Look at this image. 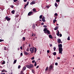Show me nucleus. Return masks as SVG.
Returning <instances> with one entry per match:
<instances>
[{
  "mask_svg": "<svg viewBox=\"0 0 74 74\" xmlns=\"http://www.w3.org/2000/svg\"><path fill=\"white\" fill-rule=\"evenodd\" d=\"M4 41V40L0 39V42H1L2 41Z\"/></svg>",
  "mask_w": 74,
  "mask_h": 74,
  "instance_id": "35",
  "label": "nucleus"
},
{
  "mask_svg": "<svg viewBox=\"0 0 74 74\" xmlns=\"http://www.w3.org/2000/svg\"><path fill=\"white\" fill-rule=\"evenodd\" d=\"M49 45H50V46L51 47H52V45L49 44Z\"/></svg>",
  "mask_w": 74,
  "mask_h": 74,
  "instance_id": "52",
  "label": "nucleus"
},
{
  "mask_svg": "<svg viewBox=\"0 0 74 74\" xmlns=\"http://www.w3.org/2000/svg\"><path fill=\"white\" fill-rule=\"evenodd\" d=\"M68 40H70V36H69L67 38Z\"/></svg>",
  "mask_w": 74,
  "mask_h": 74,
  "instance_id": "31",
  "label": "nucleus"
},
{
  "mask_svg": "<svg viewBox=\"0 0 74 74\" xmlns=\"http://www.w3.org/2000/svg\"><path fill=\"white\" fill-rule=\"evenodd\" d=\"M59 53L62 54V51H63V48H62V45L60 44L58 45Z\"/></svg>",
  "mask_w": 74,
  "mask_h": 74,
  "instance_id": "1",
  "label": "nucleus"
},
{
  "mask_svg": "<svg viewBox=\"0 0 74 74\" xmlns=\"http://www.w3.org/2000/svg\"><path fill=\"white\" fill-rule=\"evenodd\" d=\"M32 10L33 11H34V12H36V9L35 8H34L33 10Z\"/></svg>",
  "mask_w": 74,
  "mask_h": 74,
  "instance_id": "22",
  "label": "nucleus"
},
{
  "mask_svg": "<svg viewBox=\"0 0 74 74\" xmlns=\"http://www.w3.org/2000/svg\"><path fill=\"white\" fill-rule=\"evenodd\" d=\"M55 64L56 66H57V65L58 64V63H57V62L56 63H55Z\"/></svg>",
  "mask_w": 74,
  "mask_h": 74,
  "instance_id": "44",
  "label": "nucleus"
},
{
  "mask_svg": "<svg viewBox=\"0 0 74 74\" xmlns=\"http://www.w3.org/2000/svg\"><path fill=\"white\" fill-rule=\"evenodd\" d=\"M47 53H49V50H47Z\"/></svg>",
  "mask_w": 74,
  "mask_h": 74,
  "instance_id": "48",
  "label": "nucleus"
},
{
  "mask_svg": "<svg viewBox=\"0 0 74 74\" xmlns=\"http://www.w3.org/2000/svg\"><path fill=\"white\" fill-rule=\"evenodd\" d=\"M29 47H30V44L29 45Z\"/></svg>",
  "mask_w": 74,
  "mask_h": 74,
  "instance_id": "62",
  "label": "nucleus"
},
{
  "mask_svg": "<svg viewBox=\"0 0 74 74\" xmlns=\"http://www.w3.org/2000/svg\"><path fill=\"white\" fill-rule=\"evenodd\" d=\"M42 15H41L40 17H39V18L40 19H42Z\"/></svg>",
  "mask_w": 74,
  "mask_h": 74,
  "instance_id": "26",
  "label": "nucleus"
},
{
  "mask_svg": "<svg viewBox=\"0 0 74 74\" xmlns=\"http://www.w3.org/2000/svg\"><path fill=\"white\" fill-rule=\"evenodd\" d=\"M58 28H59V27H55L54 28V30H56L58 29Z\"/></svg>",
  "mask_w": 74,
  "mask_h": 74,
  "instance_id": "17",
  "label": "nucleus"
},
{
  "mask_svg": "<svg viewBox=\"0 0 74 74\" xmlns=\"http://www.w3.org/2000/svg\"><path fill=\"white\" fill-rule=\"evenodd\" d=\"M56 2H60V0H56Z\"/></svg>",
  "mask_w": 74,
  "mask_h": 74,
  "instance_id": "36",
  "label": "nucleus"
},
{
  "mask_svg": "<svg viewBox=\"0 0 74 74\" xmlns=\"http://www.w3.org/2000/svg\"><path fill=\"white\" fill-rule=\"evenodd\" d=\"M4 50H7V49H6V47H5L4 48Z\"/></svg>",
  "mask_w": 74,
  "mask_h": 74,
  "instance_id": "47",
  "label": "nucleus"
},
{
  "mask_svg": "<svg viewBox=\"0 0 74 74\" xmlns=\"http://www.w3.org/2000/svg\"><path fill=\"white\" fill-rule=\"evenodd\" d=\"M1 74H5V73H1Z\"/></svg>",
  "mask_w": 74,
  "mask_h": 74,
  "instance_id": "58",
  "label": "nucleus"
},
{
  "mask_svg": "<svg viewBox=\"0 0 74 74\" xmlns=\"http://www.w3.org/2000/svg\"><path fill=\"white\" fill-rule=\"evenodd\" d=\"M23 40H24V41H25V37H23Z\"/></svg>",
  "mask_w": 74,
  "mask_h": 74,
  "instance_id": "32",
  "label": "nucleus"
},
{
  "mask_svg": "<svg viewBox=\"0 0 74 74\" xmlns=\"http://www.w3.org/2000/svg\"><path fill=\"white\" fill-rule=\"evenodd\" d=\"M23 71H21V73L20 74H24V73H23Z\"/></svg>",
  "mask_w": 74,
  "mask_h": 74,
  "instance_id": "33",
  "label": "nucleus"
},
{
  "mask_svg": "<svg viewBox=\"0 0 74 74\" xmlns=\"http://www.w3.org/2000/svg\"><path fill=\"white\" fill-rule=\"evenodd\" d=\"M49 69L50 70H53V66L52 65H50L49 66Z\"/></svg>",
  "mask_w": 74,
  "mask_h": 74,
  "instance_id": "5",
  "label": "nucleus"
},
{
  "mask_svg": "<svg viewBox=\"0 0 74 74\" xmlns=\"http://www.w3.org/2000/svg\"><path fill=\"white\" fill-rule=\"evenodd\" d=\"M26 67H27V68H28V69H30V66L29 65H26Z\"/></svg>",
  "mask_w": 74,
  "mask_h": 74,
  "instance_id": "10",
  "label": "nucleus"
},
{
  "mask_svg": "<svg viewBox=\"0 0 74 74\" xmlns=\"http://www.w3.org/2000/svg\"><path fill=\"white\" fill-rule=\"evenodd\" d=\"M34 57H33L31 58V60H34Z\"/></svg>",
  "mask_w": 74,
  "mask_h": 74,
  "instance_id": "30",
  "label": "nucleus"
},
{
  "mask_svg": "<svg viewBox=\"0 0 74 74\" xmlns=\"http://www.w3.org/2000/svg\"><path fill=\"white\" fill-rule=\"evenodd\" d=\"M56 25H57V26H58V25H59V24H56Z\"/></svg>",
  "mask_w": 74,
  "mask_h": 74,
  "instance_id": "60",
  "label": "nucleus"
},
{
  "mask_svg": "<svg viewBox=\"0 0 74 74\" xmlns=\"http://www.w3.org/2000/svg\"><path fill=\"white\" fill-rule=\"evenodd\" d=\"M42 20L43 22H45V17H44L42 18Z\"/></svg>",
  "mask_w": 74,
  "mask_h": 74,
  "instance_id": "12",
  "label": "nucleus"
},
{
  "mask_svg": "<svg viewBox=\"0 0 74 74\" xmlns=\"http://www.w3.org/2000/svg\"><path fill=\"white\" fill-rule=\"evenodd\" d=\"M29 1H28L27 2V4H25V5H28V4H29Z\"/></svg>",
  "mask_w": 74,
  "mask_h": 74,
  "instance_id": "38",
  "label": "nucleus"
},
{
  "mask_svg": "<svg viewBox=\"0 0 74 74\" xmlns=\"http://www.w3.org/2000/svg\"><path fill=\"white\" fill-rule=\"evenodd\" d=\"M43 31L45 33H47L48 34H50V33L49 31L48 30V29L47 28H45L44 29Z\"/></svg>",
  "mask_w": 74,
  "mask_h": 74,
  "instance_id": "3",
  "label": "nucleus"
},
{
  "mask_svg": "<svg viewBox=\"0 0 74 74\" xmlns=\"http://www.w3.org/2000/svg\"><path fill=\"white\" fill-rule=\"evenodd\" d=\"M35 49V50H34ZM29 51L30 52H31V53H32L34 52H34H36L37 51V48H35L34 47H33L32 48H30L29 49Z\"/></svg>",
  "mask_w": 74,
  "mask_h": 74,
  "instance_id": "2",
  "label": "nucleus"
},
{
  "mask_svg": "<svg viewBox=\"0 0 74 74\" xmlns=\"http://www.w3.org/2000/svg\"><path fill=\"white\" fill-rule=\"evenodd\" d=\"M11 6H12V8H14V6L13 5H12Z\"/></svg>",
  "mask_w": 74,
  "mask_h": 74,
  "instance_id": "56",
  "label": "nucleus"
},
{
  "mask_svg": "<svg viewBox=\"0 0 74 74\" xmlns=\"http://www.w3.org/2000/svg\"><path fill=\"white\" fill-rule=\"evenodd\" d=\"M48 67H47L46 68V69H45V71H47V70H48Z\"/></svg>",
  "mask_w": 74,
  "mask_h": 74,
  "instance_id": "27",
  "label": "nucleus"
},
{
  "mask_svg": "<svg viewBox=\"0 0 74 74\" xmlns=\"http://www.w3.org/2000/svg\"><path fill=\"white\" fill-rule=\"evenodd\" d=\"M21 56H22L23 55V54H22V53H21Z\"/></svg>",
  "mask_w": 74,
  "mask_h": 74,
  "instance_id": "53",
  "label": "nucleus"
},
{
  "mask_svg": "<svg viewBox=\"0 0 74 74\" xmlns=\"http://www.w3.org/2000/svg\"><path fill=\"white\" fill-rule=\"evenodd\" d=\"M35 27H36V26H35V25H33L32 26V28L33 29H35Z\"/></svg>",
  "mask_w": 74,
  "mask_h": 74,
  "instance_id": "21",
  "label": "nucleus"
},
{
  "mask_svg": "<svg viewBox=\"0 0 74 74\" xmlns=\"http://www.w3.org/2000/svg\"><path fill=\"white\" fill-rule=\"evenodd\" d=\"M25 70H26V67L25 66L24 67L23 69V71Z\"/></svg>",
  "mask_w": 74,
  "mask_h": 74,
  "instance_id": "24",
  "label": "nucleus"
},
{
  "mask_svg": "<svg viewBox=\"0 0 74 74\" xmlns=\"http://www.w3.org/2000/svg\"><path fill=\"white\" fill-rule=\"evenodd\" d=\"M34 66H33V65L32 64H29V68L31 69V68H33Z\"/></svg>",
  "mask_w": 74,
  "mask_h": 74,
  "instance_id": "8",
  "label": "nucleus"
},
{
  "mask_svg": "<svg viewBox=\"0 0 74 74\" xmlns=\"http://www.w3.org/2000/svg\"><path fill=\"white\" fill-rule=\"evenodd\" d=\"M24 2H26V1H27V0H24Z\"/></svg>",
  "mask_w": 74,
  "mask_h": 74,
  "instance_id": "54",
  "label": "nucleus"
},
{
  "mask_svg": "<svg viewBox=\"0 0 74 74\" xmlns=\"http://www.w3.org/2000/svg\"><path fill=\"white\" fill-rule=\"evenodd\" d=\"M43 27H45V28H46V27H47V25H43Z\"/></svg>",
  "mask_w": 74,
  "mask_h": 74,
  "instance_id": "42",
  "label": "nucleus"
},
{
  "mask_svg": "<svg viewBox=\"0 0 74 74\" xmlns=\"http://www.w3.org/2000/svg\"><path fill=\"white\" fill-rule=\"evenodd\" d=\"M57 42L58 44H60V43H61L62 44V42H61V40L60 39H58L57 40Z\"/></svg>",
  "mask_w": 74,
  "mask_h": 74,
  "instance_id": "4",
  "label": "nucleus"
},
{
  "mask_svg": "<svg viewBox=\"0 0 74 74\" xmlns=\"http://www.w3.org/2000/svg\"><path fill=\"white\" fill-rule=\"evenodd\" d=\"M57 58L58 59H60V57H58Z\"/></svg>",
  "mask_w": 74,
  "mask_h": 74,
  "instance_id": "55",
  "label": "nucleus"
},
{
  "mask_svg": "<svg viewBox=\"0 0 74 74\" xmlns=\"http://www.w3.org/2000/svg\"><path fill=\"white\" fill-rule=\"evenodd\" d=\"M55 7H57L58 6L57 3H55Z\"/></svg>",
  "mask_w": 74,
  "mask_h": 74,
  "instance_id": "28",
  "label": "nucleus"
},
{
  "mask_svg": "<svg viewBox=\"0 0 74 74\" xmlns=\"http://www.w3.org/2000/svg\"><path fill=\"white\" fill-rule=\"evenodd\" d=\"M58 32V33H57V35L58 36H59V31L58 30L57 31Z\"/></svg>",
  "mask_w": 74,
  "mask_h": 74,
  "instance_id": "18",
  "label": "nucleus"
},
{
  "mask_svg": "<svg viewBox=\"0 0 74 74\" xmlns=\"http://www.w3.org/2000/svg\"><path fill=\"white\" fill-rule=\"evenodd\" d=\"M55 50H56V47H54V51H55Z\"/></svg>",
  "mask_w": 74,
  "mask_h": 74,
  "instance_id": "51",
  "label": "nucleus"
},
{
  "mask_svg": "<svg viewBox=\"0 0 74 74\" xmlns=\"http://www.w3.org/2000/svg\"><path fill=\"white\" fill-rule=\"evenodd\" d=\"M5 71L6 73H7V71L5 70V69H3L2 70L1 73H3V72H4Z\"/></svg>",
  "mask_w": 74,
  "mask_h": 74,
  "instance_id": "11",
  "label": "nucleus"
},
{
  "mask_svg": "<svg viewBox=\"0 0 74 74\" xmlns=\"http://www.w3.org/2000/svg\"><path fill=\"white\" fill-rule=\"evenodd\" d=\"M46 7L47 8H49V6L48 5H46Z\"/></svg>",
  "mask_w": 74,
  "mask_h": 74,
  "instance_id": "46",
  "label": "nucleus"
},
{
  "mask_svg": "<svg viewBox=\"0 0 74 74\" xmlns=\"http://www.w3.org/2000/svg\"><path fill=\"white\" fill-rule=\"evenodd\" d=\"M35 60H33L32 61V63H34L35 62Z\"/></svg>",
  "mask_w": 74,
  "mask_h": 74,
  "instance_id": "34",
  "label": "nucleus"
},
{
  "mask_svg": "<svg viewBox=\"0 0 74 74\" xmlns=\"http://www.w3.org/2000/svg\"><path fill=\"white\" fill-rule=\"evenodd\" d=\"M21 68V66L19 65L18 67V69H20Z\"/></svg>",
  "mask_w": 74,
  "mask_h": 74,
  "instance_id": "41",
  "label": "nucleus"
},
{
  "mask_svg": "<svg viewBox=\"0 0 74 74\" xmlns=\"http://www.w3.org/2000/svg\"><path fill=\"white\" fill-rule=\"evenodd\" d=\"M16 60H14L13 64H15V63H16Z\"/></svg>",
  "mask_w": 74,
  "mask_h": 74,
  "instance_id": "13",
  "label": "nucleus"
},
{
  "mask_svg": "<svg viewBox=\"0 0 74 74\" xmlns=\"http://www.w3.org/2000/svg\"><path fill=\"white\" fill-rule=\"evenodd\" d=\"M35 35H35V34H34V36H35Z\"/></svg>",
  "mask_w": 74,
  "mask_h": 74,
  "instance_id": "63",
  "label": "nucleus"
},
{
  "mask_svg": "<svg viewBox=\"0 0 74 74\" xmlns=\"http://www.w3.org/2000/svg\"><path fill=\"white\" fill-rule=\"evenodd\" d=\"M53 55L54 56L56 55V53L54 52L53 53Z\"/></svg>",
  "mask_w": 74,
  "mask_h": 74,
  "instance_id": "19",
  "label": "nucleus"
},
{
  "mask_svg": "<svg viewBox=\"0 0 74 74\" xmlns=\"http://www.w3.org/2000/svg\"><path fill=\"white\" fill-rule=\"evenodd\" d=\"M38 67H39V66H37V67L36 68V69H38Z\"/></svg>",
  "mask_w": 74,
  "mask_h": 74,
  "instance_id": "50",
  "label": "nucleus"
},
{
  "mask_svg": "<svg viewBox=\"0 0 74 74\" xmlns=\"http://www.w3.org/2000/svg\"><path fill=\"white\" fill-rule=\"evenodd\" d=\"M34 66L35 67H36V66H37V63L36 62H35V64H34Z\"/></svg>",
  "mask_w": 74,
  "mask_h": 74,
  "instance_id": "23",
  "label": "nucleus"
},
{
  "mask_svg": "<svg viewBox=\"0 0 74 74\" xmlns=\"http://www.w3.org/2000/svg\"><path fill=\"white\" fill-rule=\"evenodd\" d=\"M33 40H35V38H34L33 39Z\"/></svg>",
  "mask_w": 74,
  "mask_h": 74,
  "instance_id": "64",
  "label": "nucleus"
},
{
  "mask_svg": "<svg viewBox=\"0 0 74 74\" xmlns=\"http://www.w3.org/2000/svg\"><path fill=\"white\" fill-rule=\"evenodd\" d=\"M5 19H6L8 21H10V18H9L8 16H6L5 18Z\"/></svg>",
  "mask_w": 74,
  "mask_h": 74,
  "instance_id": "7",
  "label": "nucleus"
},
{
  "mask_svg": "<svg viewBox=\"0 0 74 74\" xmlns=\"http://www.w3.org/2000/svg\"><path fill=\"white\" fill-rule=\"evenodd\" d=\"M2 64H5V61H3Z\"/></svg>",
  "mask_w": 74,
  "mask_h": 74,
  "instance_id": "29",
  "label": "nucleus"
},
{
  "mask_svg": "<svg viewBox=\"0 0 74 74\" xmlns=\"http://www.w3.org/2000/svg\"><path fill=\"white\" fill-rule=\"evenodd\" d=\"M15 10H13L11 12L12 14H14V13H15Z\"/></svg>",
  "mask_w": 74,
  "mask_h": 74,
  "instance_id": "16",
  "label": "nucleus"
},
{
  "mask_svg": "<svg viewBox=\"0 0 74 74\" xmlns=\"http://www.w3.org/2000/svg\"><path fill=\"white\" fill-rule=\"evenodd\" d=\"M41 25H44V23H42L41 24Z\"/></svg>",
  "mask_w": 74,
  "mask_h": 74,
  "instance_id": "45",
  "label": "nucleus"
},
{
  "mask_svg": "<svg viewBox=\"0 0 74 74\" xmlns=\"http://www.w3.org/2000/svg\"><path fill=\"white\" fill-rule=\"evenodd\" d=\"M35 3V1H33L30 4L32 5V4H34Z\"/></svg>",
  "mask_w": 74,
  "mask_h": 74,
  "instance_id": "9",
  "label": "nucleus"
},
{
  "mask_svg": "<svg viewBox=\"0 0 74 74\" xmlns=\"http://www.w3.org/2000/svg\"><path fill=\"white\" fill-rule=\"evenodd\" d=\"M33 13L32 12H30L28 14V15L29 16H31V15H32Z\"/></svg>",
  "mask_w": 74,
  "mask_h": 74,
  "instance_id": "6",
  "label": "nucleus"
},
{
  "mask_svg": "<svg viewBox=\"0 0 74 74\" xmlns=\"http://www.w3.org/2000/svg\"><path fill=\"white\" fill-rule=\"evenodd\" d=\"M17 0H14V2H16V1H17Z\"/></svg>",
  "mask_w": 74,
  "mask_h": 74,
  "instance_id": "49",
  "label": "nucleus"
},
{
  "mask_svg": "<svg viewBox=\"0 0 74 74\" xmlns=\"http://www.w3.org/2000/svg\"><path fill=\"white\" fill-rule=\"evenodd\" d=\"M24 6H25V7H24V8L25 9L26 8V6H27V5H25Z\"/></svg>",
  "mask_w": 74,
  "mask_h": 74,
  "instance_id": "40",
  "label": "nucleus"
},
{
  "mask_svg": "<svg viewBox=\"0 0 74 74\" xmlns=\"http://www.w3.org/2000/svg\"><path fill=\"white\" fill-rule=\"evenodd\" d=\"M26 51L27 52H29V47L27 48Z\"/></svg>",
  "mask_w": 74,
  "mask_h": 74,
  "instance_id": "20",
  "label": "nucleus"
},
{
  "mask_svg": "<svg viewBox=\"0 0 74 74\" xmlns=\"http://www.w3.org/2000/svg\"><path fill=\"white\" fill-rule=\"evenodd\" d=\"M56 22V20L55 19L53 20V23H55V22Z\"/></svg>",
  "mask_w": 74,
  "mask_h": 74,
  "instance_id": "25",
  "label": "nucleus"
},
{
  "mask_svg": "<svg viewBox=\"0 0 74 74\" xmlns=\"http://www.w3.org/2000/svg\"><path fill=\"white\" fill-rule=\"evenodd\" d=\"M57 17H56L55 18V19H57Z\"/></svg>",
  "mask_w": 74,
  "mask_h": 74,
  "instance_id": "59",
  "label": "nucleus"
},
{
  "mask_svg": "<svg viewBox=\"0 0 74 74\" xmlns=\"http://www.w3.org/2000/svg\"><path fill=\"white\" fill-rule=\"evenodd\" d=\"M54 15H55V16H58V14H57V13H55L54 14Z\"/></svg>",
  "mask_w": 74,
  "mask_h": 74,
  "instance_id": "37",
  "label": "nucleus"
},
{
  "mask_svg": "<svg viewBox=\"0 0 74 74\" xmlns=\"http://www.w3.org/2000/svg\"><path fill=\"white\" fill-rule=\"evenodd\" d=\"M32 72L33 73H34V70H32Z\"/></svg>",
  "mask_w": 74,
  "mask_h": 74,
  "instance_id": "39",
  "label": "nucleus"
},
{
  "mask_svg": "<svg viewBox=\"0 0 74 74\" xmlns=\"http://www.w3.org/2000/svg\"><path fill=\"white\" fill-rule=\"evenodd\" d=\"M24 53H25V54L26 55H28L29 54V53L26 52V51H24Z\"/></svg>",
  "mask_w": 74,
  "mask_h": 74,
  "instance_id": "14",
  "label": "nucleus"
},
{
  "mask_svg": "<svg viewBox=\"0 0 74 74\" xmlns=\"http://www.w3.org/2000/svg\"><path fill=\"white\" fill-rule=\"evenodd\" d=\"M49 38H51V39H52L53 38H52V35H49Z\"/></svg>",
  "mask_w": 74,
  "mask_h": 74,
  "instance_id": "15",
  "label": "nucleus"
},
{
  "mask_svg": "<svg viewBox=\"0 0 74 74\" xmlns=\"http://www.w3.org/2000/svg\"><path fill=\"white\" fill-rule=\"evenodd\" d=\"M40 21H41L42 20L41 19L39 20Z\"/></svg>",
  "mask_w": 74,
  "mask_h": 74,
  "instance_id": "61",
  "label": "nucleus"
},
{
  "mask_svg": "<svg viewBox=\"0 0 74 74\" xmlns=\"http://www.w3.org/2000/svg\"><path fill=\"white\" fill-rule=\"evenodd\" d=\"M20 49H22V47H20Z\"/></svg>",
  "mask_w": 74,
  "mask_h": 74,
  "instance_id": "57",
  "label": "nucleus"
},
{
  "mask_svg": "<svg viewBox=\"0 0 74 74\" xmlns=\"http://www.w3.org/2000/svg\"><path fill=\"white\" fill-rule=\"evenodd\" d=\"M59 36L60 37H62V34H59Z\"/></svg>",
  "mask_w": 74,
  "mask_h": 74,
  "instance_id": "43",
  "label": "nucleus"
}]
</instances>
